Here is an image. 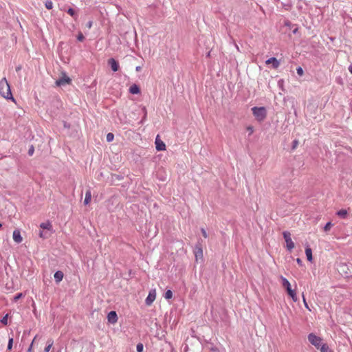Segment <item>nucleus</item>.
<instances>
[{"mask_svg":"<svg viewBox=\"0 0 352 352\" xmlns=\"http://www.w3.org/2000/svg\"><path fill=\"white\" fill-rule=\"evenodd\" d=\"M1 322L5 325L8 324V315H6L2 318V319L1 320Z\"/></svg>","mask_w":352,"mask_h":352,"instance_id":"32","label":"nucleus"},{"mask_svg":"<svg viewBox=\"0 0 352 352\" xmlns=\"http://www.w3.org/2000/svg\"><path fill=\"white\" fill-rule=\"evenodd\" d=\"M336 214H337L338 217H341V218H342V219H345V218H346V217H347L348 212H347V210H345V209H342V210H338V211L336 212Z\"/></svg>","mask_w":352,"mask_h":352,"instance_id":"19","label":"nucleus"},{"mask_svg":"<svg viewBox=\"0 0 352 352\" xmlns=\"http://www.w3.org/2000/svg\"><path fill=\"white\" fill-rule=\"evenodd\" d=\"M296 262L298 263V265H302V262L300 258H297Z\"/></svg>","mask_w":352,"mask_h":352,"instance_id":"40","label":"nucleus"},{"mask_svg":"<svg viewBox=\"0 0 352 352\" xmlns=\"http://www.w3.org/2000/svg\"><path fill=\"white\" fill-rule=\"evenodd\" d=\"M71 82L72 79L67 76L65 73H62V76L56 81V85L58 87H61L65 85H69Z\"/></svg>","mask_w":352,"mask_h":352,"instance_id":"6","label":"nucleus"},{"mask_svg":"<svg viewBox=\"0 0 352 352\" xmlns=\"http://www.w3.org/2000/svg\"><path fill=\"white\" fill-rule=\"evenodd\" d=\"M155 148L158 151L166 150V145L162 140L160 139V135H157L155 138Z\"/></svg>","mask_w":352,"mask_h":352,"instance_id":"8","label":"nucleus"},{"mask_svg":"<svg viewBox=\"0 0 352 352\" xmlns=\"http://www.w3.org/2000/svg\"><path fill=\"white\" fill-rule=\"evenodd\" d=\"M307 339L309 342L320 352H332L327 344L323 342L322 338L311 333L308 335Z\"/></svg>","mask_w":352,"mask_h":352,"instance_id":"1","label":"nucleus"},{"mask_svg":"<svg viewBox=\"0 0 352 352\" xmlns=\"http://www.w3.org/2000/svg\"><path fill=\"white\" fill-rule=\"evenodd\" d=\"M141 69H142V67L140 66H137L135 68V70L137 72H140V71H141Z\"/></svg>","mask_w":352,"mask_h":352,"instance_id":"41","label":"nucleus"},{"mask_svg":"<svg viewBox=\"0 0 352 352\" xmlns=\"http://www.w3.org/2000/svg\"><path fill=\"white\" fill-rule=\"evenodd\" d=\"M0 95L6 99H12L14 100V98L11 93L10 86L6 78H3L0 80Z\"/></svg>","mask_w":352,"mask_h":352,"instance_id":"2","label":"nucleus"},{"mask_svg":"<svg viewBox=\"0 0 352 352\" xmlns=\"http://www.w3.org/2000/svg\"><path fill=\"white\" fill-rule=\"evenodd\" d=\"M136 349L138 352H142L144 349V346L142 343H138L137 344Z\"/></svg>","mask_w":352,"mask_h":352,"instance_id":"27","label":"nucleus"},{"mask_svg":"<svg viewBox=\"0 0 352 352\" xmlns=\"http://www.w3.org/2000/svg\"><path fill=\"white\" fill-rule=\"evenodd\" d=\"M210 52H209L208 53V54H207V56H210Z\"/></svg>","mask_w":352,"mask_h":352,"instance_id":"44","label":"nucleus"},{"mask_svg":"<svg viewBox=\"0 0 352 352\" xmlns=\"http://www.w3.org/2000/svg\"><path fill=\"white\" fill-rule=\"evenodd\" d=\"M21 296H22V294H21V293L17 294L14 296V300H15V301H16V300H19Z\"/></svg>","mask_w":352,"mask_h":352,"instance_id":"36","label":"nucleus"},{"mask_svg":"<svg viewBox=\"0 0 352 352\" xmlns=\"http://www.w3.org/2000/svg\"><path fill=\"white\" fill-rule=\"evenodd\" d=\"M194 254L195 256L196 261H198L199 259H203V250L201 247V244L198 243L194 249Z\"/></svg>","mask_w":352,"mask_h":352,"instance_id":"7","label":"nucleus"},{"mask_svg":"<svg viewBox=\"0 0 352 352\" xmlns=\"http://www.w3.org/2000/svg\"><path fill=\"white\" fill-rule=\"evenodd\" d=\"M92 24H93L92 21H89V22L87 23L86 26H87L89 29H90V28L92 27Z\"/></svg>","mask_w":352,"mask_h":352,"instance_id":"37","label":"nucleus"},{"mask_svg":"<svg viewBox=\"0 0 352 352\" xmlns=\"http://www.w3.org/2000/svg\"><path fill=\"white\" fill-rule=\"evenodd\" d=\"M283 235L284 239L286 242L287 249L289 251H292L294 248L295 245H294V243L293 242V241L291 238L290 232L288 231H285V232H283Z\"/></svg>","mask_w":352,"mask_h":352,"instance_id":"5","label":"nucleus"},{"mask_svg":"<svg viewBox=\"0 0 352 352\" xmlns=\"http://www.w3.org/2000/svg\"><path fill=\"white\" fill-rule=\"evenodd\" d=\"M349 71L352 74V64L349 65Z\"/></svg>","mask_w":352,"mask_h":352,"instance_id":"42","label":"nucleus"},{"mask_svg":"<svg viewBox=\"0 0 352 352\" xmlns=\"http://www.w3.org/2000/svg\"><path fill=\"white\" fill-rule=\"evenodd\" d=\"M333 226V224L331 223V222H328L326 223V225L324 226V230L325 232H328L330 230V229L331 228V227Z\"/></svg>","mask_w":352,"mask_h":352,"instance_id":"25","label":"nucleus"},{"mask_svg":"<svg viewBox=\"0 0 352 352\" xmlns=\"http://www.w3.org/2000/svg\"><path fill=\"white\" fill-rule=\"evenodd\" d=\"M63 276H64L63 272L61 271H59V270L56 272L54 275L55 281L57 283H60L63 280Z\"/></svg>","mask_w":352,"mask_h":352,"instance_id":"15","label":"nucleus"},{"mask_svg":"<svg viewBox=\"0 0 352 352\" xmlns=\"http://www.w3.org/2000/svg\"><path fill=\"white\" fill-rule=\"evenodd\" d=\"M77 39L78 41H83L84 39H85V36H83L82 33V32H79L78 36H77Z\"/></svg>","mask_w":352,"mask_h":352,"instance_id":"31","label":"nucleus"},{"mask_svg":"<svg viewBox=\"0 0 352 352\" xmlns=\"http://www.w3.org/2000/svg\"><path fill=\"white\" fill-rule=\"evenodd\" d=\"M13 239L14 241L17 243H20L23 241V238L21 235V232L19 230H14L13 232Z\"/></svg>","mask_w":352,"mask_h":352,"instance_id":"12","label":"nucleus"},{"mask_svg":"<svg viewBox=\"0 0 352 352\" xmlns=\"http://www.w3.org/2000/svg\"><path fill=\"white\" fill-rule=\"evenodd\" d=\"M302 300H303V303L305 305V307L309 310V311H311V309L309 308L307 301H306V299H305V295L304 294H302Z\"/></svg>","mask_w":352,"mask_h":352,"instance_id":"30","label":"nucleus"},{"mask_svg":"<svg viewBox=\"0 0 352 352\" xmlns=\"http://www.w3.org/2000/svg\"><path fill=\"white\" fill-rule=\"evenodd\" d=\"M296 72L298 75H299L300 76H302L304 74V71L301 67H298L296 69Z\"/></svg>","mask_w":352,"mask_h":352,"instance_id":"29","label":"nucleus"},{"mask_svg":"<svg viewBox=\"0 0 352 352\" xmlns=\"http://www.w3.org/2000/svg\"><path fill=\"white\" fill-rule=\"evenodd\" d=\"M252 113L256 118V119L261 122L264 120L267 116V111L266 109L263 107H254L252 109Z\"/></svg>","mask_w":352,"mask_h":352,"instance_id":"4","label":"nucleus"},{"mask_svg":"<svg viewBox=\"0 0 352 352\" xmlns=\"http://www.w3.org/2000/svg\"><path fill=\"white\" fill-rule=\"evenodd\" d=\"M67 12L70 16H72V17H74L75 19H76L77 14H76V13L75 10H74L73 8H69L67 10Z\"/></svg>","mask_w":352,"mask_h":352,"instance_id":"22","label":"nucleus"},{"mask_svg":"<svg viewBox=\"0 0 352 352\" xmlns=\"http://www.w3.org/2000/svg\"><path fill=\"white\" fill-rule=\"evenodd\" d=\"M34 152V146L32 145L28 150V155L31 156L33 155Z\"/></svg>","mask_w":352,"mask_h":352,"instance_id":"33","label":"nucleus"},{"mask_svg":"<svg viewBox=\"0 0 352 352\" xmlns=\"http://www.w3.org/2000/svg\"><path fill=\"white\" fill-rule=\"evenodd\" d=\"M280 279L282 282V286L284 289H285L288 296L292 298L294 302H296L298 300V297L296 289H292L291 284L286 278L280 276Z\"/></svg>","mask_w":352,"mask_h":352,"instance_id":"3","label":"nucleus"},{"mask_svg":"<svg viewBox=\"0 0 352 352\" xmlns=\"http://www.w3.org/2000/svg\"><path fill=\"white\" fill-rule=\"evenodd\" d=\"M13 338H10L8 344V350L10 351L12 348Z\"/></svg>","mask_w":352,"mask_h":352,"instance_id":"28","label":"nucleus"},{"mask_svg":"<svg viewBox=\"0 0 352 352\" xmlns=\"http://www.w3.org/2000/svg\"><path fill=\"white\" fill-rule=\"evenodd\" d=\"M36 338V336L34 337V340H32V343H31V344H30V347H29V349L28 350V352H31L32 351V346L34 344V342Z\"/></svg>","mask_w":352,"mask_h":352,"instance_id":"35","label":"nucleus"},{"mask_svg":"<svg viewBox=\"0 0 352 352\" xmlns=\"http://www.w3.org/2000/svg\"><path fill=\"white\" fill-rule=\"evenodd\" d=\"M156 297L155 290H151L148 293V296L145 300V303L146 305H151L153 301L155 300Z\"/></svg>","mask_w":352,"mask_h":352,"instance_id":"9","label":"nucleus"},{"mask_svg":"<svg viewBox=\"0 0 352 352\" xmlns=\"http://www.w3.org/2000/svg\"><path fill=\"white\" fill-rule=\"evenodd\" d=\"M173 297V292L171 290L168 289L164 294V298L166 299H170Z\"/></svg>","mask_w":352,"mask_h":352,"instance_id":"23","label":"nucleus"},{"mask_svg":"<svg viewBox=\"0 0 352 352\" xmlns=\"http://www.w3.org/2000/svg\"><path fill=\"white\" fill-rule=\"evenodd\" d=\"M2 227V224L0 223V228Z\"/></svg>","mask_w":352,"mask_h":352,"instance_id":"45","label":"nucleus"},{"mask_svg":"<svg viewBox=\"0 0 352 352\" xmlns=\"http://www.w3.org/2000/svg\"><path fill=\"white\" fill-rule=\"evenodd\" d=\"M107 319L110 323H116L118 321V316L116 312L115 311H111L107 315Z\"/></svg>","mask_w":352,"mask_h":352,"instance_id":"10","label":"nucleus"},{"mask_svg":"<svg viewBox=\"0 0 352 352\" xmlns=\"http://www.w3.org/2000/svg\"><path fill=\"white\" fill-rule=\"evenodd\" d=\"M305 254L307 260L311 262L313 261L312 250L309 246L305 248Z\"/></svg>","mask_w":352,"mask_h":352,"instance_id":"17","label":"nucleus"},{"mask_svg":"<svg viewBox=\"0 0 352 352\" xmlns=\"http://www.w3.org/2000/svg\"><path fill=\"white\" fill-rule=\"evenodd\" d=\"M129 92L132 94H138L140 93V89L136 84H133L130 87Z\"/></svg>","mask_w":352,"mask_h":352,"instance_id":"16","label":"nucleus"},{"mask_svg":"<svg viewBox=\"0 0 352 352\" xmlns=\"http://www.w3.org/2000/svg\"><path fill=\"white\" fill-rule=\"evenodd\" d=\"M293 144H294L293 148H295L298 145V141L297 140L294 141Z\"/></svg>","mask_w":352,"mask_h":352,"instance_id":"39","label":"nucleus"},{"mask_svg":"<svg viewBox=\"0 0 352 352\" xmlns=\"http://www.w3.org/2000/svg\"><path fill=\"white\" fill-rule=\"evenodd\" d=\"M113 138H114V135L112 133H107V141L108 142H110L113 141Z\"/></svg>","mask_w":352,"mask_h":352,"instance_id":"26","label":"nucleus"},{"mask_svg":"<svg viewBox=\"0 0 352 352\" xmlns=\"http://www.w3.org/2000/svg\"><path fill=\"white\" fill-rule=\"evenodd\" d=\"M50 236V232H48L47 231H40L39 232V236L42 239H47Z\"/></svg>","mask_w":352,"mask_h":352,"instance_id":"21","label":"nucleus"},{"mask_svg":"<svg viewBox=\"0 0 352 352\" xmlns=\"http://www.w3.org/2000/svg\"><path fill=\"white\" fill-rule=\"evenodd\" d=\"M201 233L203 234V236L204 238H207L208 237V234H207L206 231L205 230V229L204 228H201Z\"/></svg>","mask_w":352,"mask_h":352,"instance_id":"34","label":"nucleus"},{"mask_svg":"<svg viewBox=\"0 0 352 352\" xmlns=\"http://www.w3.org/2000/svg\"><path fill=\"white\" fill-rule=\"evenodd\" d=\"M91 192L90 190H88L85 193L84 204L85 205H87L91 201Z\"/></svg>","mask_w":352,"mask_h":352,"instance_id":"18","label":"nucleus"},{"mask_svg":"<svg viewBox=\"0 0 352 352\" xmlns=\"http://www.w3.org/2000/svg\"><path fill=\"white\" fill-rule=\"evenodd\" d=\"M266 65H272L274 69H277L280 65V62L276 58H270L265 61Z\"/></svg>","mask_w":352,"mask_h":352,"instance_id":"11","label":"nucleus"},{"mask_svg":"<svg viewBox=\"0 0 352 352\" xmlns=\"http://www.w3.org/2000/svg\"><path fill=\"white\" fill-rule=\"evenodd\" d=\"M54 344V341L52 339H50L47 342V346L44 349V352H49Z\"/></svg>","mask_w":352,"mask_h":352,"instance_id":"20","label":"nucleus"},{"mask_svg":"<svg viewBox=\"0 0 352 352\" xmlns=\"http://www.w3.org/2000/svg\"><path fill=\"white\" fill-rule=\"evenodd\" d=\"M40 228L43 230H46L48 232L52 230V226L50 221L41 223L40 224Z\"/></svg>","mask_w":352,"mask_h":352,"instance_id":"14","label":"nucleus"},{"mask_svg":"<svg viewBox=\"0 0 352 352\" xmlns=\"http://www.w3.org/2000/svg\"><path fill=\"white\" fill-rule=\"evenodd\" d=\"M45 6L47 10H51L53 8V3L52 1H47L45 3Z\"/></svg>","mask_w":352,"mask_h":352,"instance_id":"24","label":"nucleus"},{"mask_svg":"<svg viewBox=\"0 0 352 352\" xmlns=\"http://www.w3.org/2000/svg\"><path fill=\"white\" fill-rule=\"evenodd\" d=\"M21 69V66H19L16 68V72H19L20 69Z\"/></svg>","mask_w":352,"mask_h":352,"instance_id":"43","label":"nucleus"},{"mask_svg":"<svg viewBox=\"0 0 352 352\" xmlns=\"http://www.w3.org/2000/svg\"><path fill=\"white\" fill-rule=\"evenodd\" d=\"M247 130L249 131L250 134H252L253 133V128L252 127H248Z\"/></svg>","mask_w":352,"mask_h":352,"instance_id":"38","label":"nucleus"},{"mask_svg":"<svg viewBox=\"0 0 352 352\" xmlns=\"http://www.w3.org/2000/svg\"><path fill=\"white\" fill-rule=\"evenodd\" d=\"M108 63L113 72H117L118 70L119 64L114 58H111L109 59Z\"/></svg>","mask_w":352,"mask_h":352,"instance_id":"13","label":"nucleus"}]
</instances>
